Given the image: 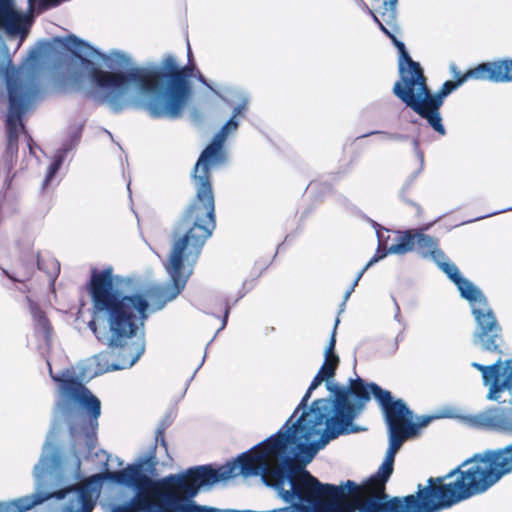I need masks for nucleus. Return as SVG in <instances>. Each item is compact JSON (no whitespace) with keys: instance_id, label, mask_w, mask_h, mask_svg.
<instances>
[{"instance_id":"4","label":"nucleus","mask_w":512,"mask_h":512,"mask_svg":"<svg viewBox=\"0 0 512 512\" xmlns=\"http://www.w3.org/2000/svg\"><path fill=\"white\" fill-rule=\"evenodd\" d=\"M449 68L454 80L445 81L435 93L429 88L423 70L414 80L409 81L410 86L406 90L397 87L401 93L398 99L425 119L440 135L446 134L440 108L444 104L445 98L464 83L469 80L493 83L512 82V58L484 62L466 72H461L455 64H451Z\"/></svg>"},{"instance_id":"16","label":"nucleus","mask_w":512,"mask_h":512,"mask_svg":"<svg viewBox=\"0 0 512 512\" xmlns=\"http://www.w3.org/2000/svg\"><path fill=\"white\" fill-rule=\"evenodd\" d=\"M323 381H328L326 377L321 375L320 373H317L315 377L313 378L310 386L308 387L305 395L303 396L302 400L300 401L299 405L297 406L294 413L290 416V418L286 421L283 428H286V430L290 427L289 424L292 421L293 417L298 413L300 409H304L307 406V402L311 397L312 392L319 386Z\"/></svg>"},{"instance_id":"21","label":"nucleus","mask_w":512,"mask_h":512,"mask_svg":"<svg viewBox=\"0 0 512 512\" xmlns=\"http://www.w3.org/2000/svg\"><path fill=\"white\" fill-rule=\"evenodd\" d=\"M170 424H171V421L169 420L168 417L162 419L161 422L159 423V425L156 429V433H155L156 445L159 444L160 446H162L166 452L168 451V444L165 439V432H166L167 428L170 426Z\"/></svg>"},{"instance_id":"24","label":"nucleus","mask_w":512,"mask_h":512,"mask_svg":"<svg viewBox=\"0 0 512 512\" xmlns=\"http://www.w3.org/2000/svg\"><path fill=\"white\" fill-rule=\"evenodd\" d=\"M336 327L334 328V331L331 335V338H330V341H329V344L325 350V356H338L336 353H335V345H336Z\"/></svg>"},{"instance_id":"20","label":"nucleus","mask_w":512,"mask_h":512,"mask_svg":"<svg viewBox=\"0 0 512 512\" xmlns=\"http://www.w3.org/2000/svg\"><path fill=\"white\" fill-rule=\"evenodd\" d=\"M438 266L441 268V270L449 277L450 280L453 281L454 284H456L458 281H460L463 277L457 268V266L450 262H445L444 260H441L439 262H436Z\"/></svg>"},{"instance_id":"33","label":"nucleus","mask_w":512,"mask_h":512,"mask_svg":"<svg viewBox=\"0 0 512 512\" xmlns=\"http://www.w3.org/2000/svg\"><path fill=\"white\" fill-rule=\"evenodd\" d=\"M140 354H138L135 358H133L131 361H130V365H133L135 363V361L139 358Z\"/></svg>"},{"instance_id":"31","label":"nucleus","mask_w":512,"mask_h":512,"mask_svg":"<svg viewBox=\"0 0 512 512\" xmlns=\"http://www.w3.org/2000/svg\"><path fill=\"white\" fill-rule=\"evenodd\" d=\"M228 314H229V308L226 307L225 308V313H224V325L226 324V320H227Z\"/></svg>"},{"instance_id":"27","label":"nucleus","mask_w":512,"mask_h":512,"mask_svg":"<svg viewBox=\"0 0 512 512\" xmlns=\"http://www.w3.org/2000/svg\"><path fill=\"white\" fill-rule=\"evenodd\" d=\"M472 367H474L475 369H477L478 371H480L482 373V377L484 376V373L489 371L488 369V366H485V365H482V364H479V363H472Z\"/></svg>"},{"instance_id":"17","label":"nucleus","mask_w":512,"mask_h":512,"mask_svg":"<svg viewBox=\"0 0 512 512\" xmlns=\"http://www.w3.org/2000/svg\"><path fill=\"white\" fill-rule=\"evenodd\" d=\"M37 266L39 270H43L49 277V280L54 282L60 273V263L55 258H41L37 256Z\"/></svg>"},{"instance_id":"26","label":"nucleus","mask_w":512,"mask_h":512,"mask_svg":"<svg viewBox=\"0 0 512 512\" xmlns=\"http://www.w3.org/2000/svg\"><path fill=\"white\" fill-rule=\"evenodd\" d=\"M472 367H474L475 369H477L478 371H480L482 373V377L484 376V373L489 371L488 369V366H485V365H482V364H479V363H472Z\"/></svg>"},{"instance_id":"23","label":"nucleus","mask_w":512,"mask_h":512,"mask_svg":"<svg viewBox=\"0 0 512 512\" xmlns=\"http://www.w3.org/2000/svg\"><path fill=\"white\" fill-rule=\"evenodd\" d=\"M94 505V502L89 496L82 495L80 508L76 510H70L69 512H92Z\"/></svg>"},{"instance_id":"32","label":"nucleus","mask_w":512,"mask_h":512,"mask_svg":"<svg viewBox=\"0 0 512 512\" xmlns=\"http://www.w3.org/2000/svg\"><path fill=\"white\" fill-rule=\"evenodd\" d=\"M198 74H199L198 75L199 80L202 81V82H205L204 76L199 71H198Z\"/></svg>"},{"instance_id":"19","label":"nucleus","mask_w":512,"mask_h":512,"mask_svg":"<svg viewBox=\"0 0 512 512\" xmlns=\"http://www.w3.org/2000/svg\"><path fill=\"white\" fill-rule=\"evenodd\" d=\"M62 157H57L53 160V162L49 165L46 176L42 183V190H46L54 180L56 174L58 173L61 165H62Z\"/></svg>"},{"instance_id":"29","label":"nucleus","mask_w":512,"mask_h":512,"mask_svg":"<svg viewBox=\"0 0 512 512\" xmlns=\"http://www.w3.org/2000/svg\"><path fill=\"white\" fill-rule=\"evenodd\" d=\"M7 275H8V277H9L11 280L16 281V282H24L25 280H28V279H29V277H30L29 275H27L25 278H18V277L13 276V275H9V274H7Z\"/></svg>"},{"instance_id":"8","label":"nucleus","mask_w":512,"mask_h":512,"mask_svg":"<svg viewBox=\"0 0 512 512\" xmlns=\"http://www.w3.org/2000/svg\"><path fill=\"white\" fill-rule=\"evenodd\" d=\"M358 380L362 382L369 399L372 394L381 407L385 422H391L395 425L407 439L417 436L421 428L426 427L432 420L438 418L437 416H423L417 422H414L413 411L409 409L402 399H394L390 391L382 389L376 383L367 384L359 377L350 379L348 387L343 388L350 389L351 385Z\"/></svg>"},{"instance_id":"3","label":"nucleus","mask_w":512,"mask_h":512,"mask_svg":"<svg viewBox=\"0 0 512 512\" xmlns=\"http://www.w3.org/2000/svg\"><path fill=\"white\" fill-rule=\"evenodd\" d=\"M88 70L90 80L100 89L109 91L98 98L114 113L123 111L127 102L124 94L129 84H134L144 94L150 95L145 109L153 118L179 119L183 116L192 94L190 79L196 70L194 65L180 67L176 58L165 55L159 67H132L126 72L105 71L90 59L74 53Z\"/></svg>"},{"instance_id":"12","label":"nucleus","mask_w":512,"mask_h":512,"mask_svg":"<svg viewBox=\"0 0 512 512\" xmlns=\"http://www.w3.org/2000/svg\"><path fill=\"white\" fill-rule=\"evenodd\" d=\"M34 19L15 7V0H0V30L10 37H19L20 44L30 33Z\"/></svg>"},{"instance_id":"6","label":"nucleus","mask_w":512,"mask_h":512,"mask_svg":"<svg viewBox=\"0 0 512 512\" xmlns=\"http://www.w3.org/2000/svg\"><path fill=\"white\" fill-rule=\"evenodd\" d=\"M52 378L59 383L65 399L77 407L81 419V431L87 438L89 449L92 450L95 447L99 427L101 401L75 376H52Z\"/></svg>"},{"instance_id":"30","label":"nucleus","mask_w":512,"mask_h":512,"mask_svg":"<svg viewBox=\"0 0 512 512\" xmlns=\"http://www.w3.org/2000/svg\"><path fill=\"white\" fill-rule=\"evenodd\" d=\"M88 327L90 328L91 331L94 332V334H97V325H96L95 320L90 321L88 323Z\"/></svg>"},{"instance_id":"1","label":"nucleus","mask_w":512,"mask_h":512,"mask_svg":"<svg viewBox=\"0 0 512 512\" xmlns=\"http://www.w3.org/2000/svg\"><path fill=\"white\" fill-rule=\"evenodd\" d=\"M230 118L200 154L193 172L195 197L177 220L171 233V250L165 264L174 291L167 296L164 287L151 285L142 292L122 295L114 289L111 267L94 269L88 284L96 318L105 319L109 332H137L149 317L150 302L161 309L185 287L203 246L216 228L215 197L211 169L226 161L224 144L228 135L238 129Z\"/></svg>"},{"instance_id":"15","label":"nucleus","mask_w":512,"mask_h":512,"mask_svg":"<svg viewBox=\"0 0 512 512\" xmlns=\"http://www.w3.org/2000/svg\"><path fill=\"white\" fill-rule=\"evenodd\" d=\"M29 302V308L33 317L35 326L41 330L46 336L52 332L51 323L46 313L39 307V305L33 302L30 298H27Z\"/></svg>"},{"instance_id":"7","label":"nucleus","mask_w":512,"mask_h":512,"mask_svg":"<svg viewBox=\"0 0 512 512\" xmlns=\"http://www.w3.org/2000/svg\"><path fill=\"white\" fill-rule=\"evenodd\" d=\"M461 297L472 304V314L477 323L476 340L485 351L500 353L501 327L482 291L471 281L462 278L455 284Z\"/></svg>"},{"instance_id":"11","label":"nucleus","mask_w":512,"mask_h":512,"mask_svg":"<svg viewBox=\"0 0 512 512\" xmlns=\"http://www.w3.org/2000/svg\"><path fill=\"white\" fill-rule=\"evenodd\" d=\"M438 245V239L413 229L398 232L395 242L387 249L388 253L406 254L416 246L423 257H430L434 262H439L445 259V254Z\"/></svg>"},{"instance_id":"25","label":"nucleus","mask_w":512,"mask_h":512,"mask_svg":"<svg viewBox=\"0 0 512 512\" xmlns=\"http://www.w3.org/2000/svg\"><path fill=\"white\" fill-rule=\"evenodd\" d=\"M68 41L70 43H72L74 47H77V48L84 45V42L82 40H80L79 38H77L76 36H70L68 38Z\"/></svg>"},{"instance_id":"13","label":"nucleus","mask_w":512,"mask_h":512,"mask_svg":"<svg viewBox=\"0 0 512 512\" xmlns=\"http://www.w3.org/2000/svg\"><path fill=\"white\" fill-rule=\"evenodd\" d=\"M9 113L6 121L7 136L9 144H17L19 138V126L24 129L22 116L26 112L29 93L20 84H9L8 86Z\"/></svg>"},{"instance_id":"2","label":"nucleus","mask_w":512,"mask_h":512,"mask_svg":"<svg viewBox=\"0 0 512 512\" xmlns=\"http://www.w3.org/2000/svg\"><path fill=\"white\" fill-rule=\"evenodd\" d=\"M388 426L389 447L377 472L361 484L346 481L350 494L357 498L360 512H439L488 491L499 473L489 460L471 457L458 468L441 477H430L426 485L418 484L415 494L389 496L386 483L394 470L395 455L407 437L391 422Z\"/></svg>"},{"instance_id":"10","label":"nucleus","mask_w":512,"mask_h":512,"mask_svg":"<svg viewBox=\"0 0 512 512\" xmlns=\"http://www.w3.org/2000/svg\"><path fill=\"white\" fill-rule=\"evenodd\" d=\"M501 360L489 365V371L484 373V385H489V398L493 399V394L501 391L503 388H512V360L507 361L503 368L501 380ZM486 454H492L496 459L489 460L491 466L499 473L495 479V484L498 483L505 475L512 472V443L504 448L486 450L482 453L475 454L473 457L483 458Z\"/></svg>"},{"instance_id":"18","label":"nucleus","mask_w":512,"mask_h":512,"mask_svg":"<svg viewBox=\"0 0 512 512\" xmlns=\"http://www.w3.org/2000/svg\"><path fill=\"white\" fill-rule=\"evenodd\" d=\"M340 359L338 356H325L324 362L318 373L326 377L328 380L335 376Z\"/></svg>"},{"instance_id":"22","label":"nucleus","mask_w":512,"mask_h":512,"mask_svg":"<svg viewBox=\"0 0 512 512\" xmlns=\"http://www.w3.org/2000/svg\"><path fill=\"white\" fill-rule=\"evenodd\" d=\"M384 255H380V256H374L366 265L365 267L358 273L356 279L354 280L352 286L350 287V289L345 293V296H344V301H346L350 295L352 294V292L354 291L355 287L358 285V282L359 280L361 279V277L363 276V274L366 272V270L372 266L374 263H376L377 261H379L381 258H383Z\"/></svg>"},{"instance_id":"14","label":"nucleus","mask_w":512,"mask_h":512,"mask_svg":"<svg viewBox=\"0 0 512 512\" xmlns=\"http://www.w3.org/2000/svg\"><path fill=\"white\" fill-rule=\"evenodd\" d=\"M41 502L42 499L34 498V496H25L12 501H3L0 502V512H27Z\"/></svg>"},{"instance_id":"5","label":"nucleus","mask_w":512,"mask_h":512,"mask_svg":"<svg viewBox=\"0 0 512 512\" xmlns=\"http://www.w3.org/2000/svg\"><path fill=\"white\" fill-rule=\"evenodd\" d=\"M382 2L383 1L378 2L377 0H371L373 6V9H371L364 1L361 0L363 9L371 15L381 31L389 37L394 46L398 49V70L400 78L395 82L392 92L397 98H399L401 93L397 90V87H400L402 90H406L410 86L409 81L414 80L423 69L418 62L414 61L410 57L405 44L395 36V32H398L399 30L396 12L398 0H396L393 5H388L386 2L382 5Z\"/></svg>"},{"instance_id":"28","label":"nucleus","mask_w":512,"mask_h":512,"mask_svg":"<svg viewBox=\"0 0 512 512\" xmlns=\"http://www.w3.org/2000/svg\"><path fill=\"white\" fill-rule=\"evenodd\" d=\"M244 108V105H237L233 110V115L231 118L235 120V118L243 112Z\"/></svg>"},{"instance_id":"9","label":"nucleus","mask_w":512,"mask_h":512,"mask_svg":"<svg viewBox=\"0 0 512 512\" xmlns=\"http://www.w3.org/2000/svg\"><path fill=\"white\" fill-rule=\"evenodd\" d=\"M98 480H109L135 489V494L125 505L113 512H156L152 478L142 470V464H131L119 471L106 470L94 476Z\"/></svg>"}]
</instances>
